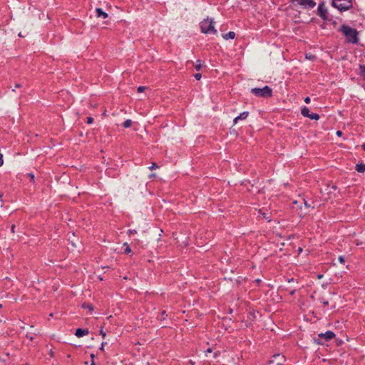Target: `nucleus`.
Segmentation results:
<instances>
[{
    "instance_id": "1",
    "label": "nucleus",
    "mask_w": 365,
    "mask_h": 365,
    "mask_svg": "<svg viewBox=\"0 0 365 365\" xmlns=\"http://www.w3.org/2000/svg\"><path fill=\"white\" fill-rule=\"evenodd\" d=\"M339 30L344 35L349 43H355L357 42L358 32L356 29L346 25H342Z\"/></svg>"
},
{
    "instance_id": "2",
    "label": "nucleus",
    "mask_w": 365,
    "mask_h": 365,
    "mask_svg": "<svg viewBox=\"0 0 365 365\" xmlns=\"http://www.w3.org/2000/svg\"><path fill=\"white\" fill-rule=\"evenodd\" d=\"M214 24L215 22L212 19H204L200 24L201 31L207 34H215L217 33V30L215 29Z\"/></svg>"
},
{
    "instance_id": "3",
    "label": "nucleus",
    "mask_w": 365,
    "mask_h": 365,
    "mask_svg": "<svg viewBox=\"0 0 365 365\" xmlns=\"http://www.w3.org/2000/svg\"><path fill=\"white\" fill-rule=\"evenodd\" d=\"M251 93L257 97L269 98L272 96V90L268 86L263 88H254L251 89Z\"/></svg>"
},
{
    "instance_id": "4",
    "label": "nucleus",
    "mask_w": 365,
    "mask_h": 365,
    "mask_svg": "<svg viewBox=\"0 0 365 365\" xmlns=\"http://www.w3.org/2000/svg\"><path fill=\"white\" fill-rule=\"evenodd\" d=\"M291 2L303 9H312L316 6V2L314 0H291Z\"/></svg>"
},
{
    "instance_id": "5",
    "label": "nucleus",
    "mask_w": 365,
    "mask_h": 365,
    "mask_svg": "<svg viewBox=\"0 0 365 365\" xmlns=\"http://www.w3.org/2000/svg\"><path fill=\"white\" fill-rule=\"evenodd\" d=\"M332 6L340 11L347 10L351 6V3L348 0H333Z\"/></svg>"
},
{
    "instance_id": "6",
    "label": "nucleus",
    "mask_w": 365,
    "mask_h": 365,
    "mask_svg": "<svg viewBox=\"0 0 365 365\" xmlns=\"http://www.w3.org/2000/svg\"><path fill=\"white\" fill-rule=\"evenodd\" d=\"M335 336V334L331 331H327L325 333H321L319 334V337L324 339L326 341H329Z\"/></svg>"
},
{
    "instance_id": "7",
    "label": "nucleus",
    "mask_w": 365,
    "mask_h": 365,
    "mask_svg": "<svg viewBox=\"0 0 365 365\" xmlns=\"http://www.w3.org/2000/svg\"><path fill=\"white\" fill-rule=\"evenodd\" d=\"M317 11H318V14L319 16L326 20L327 19V9L324 7L323 4H319V6H318V9H317Z\"/></svg>"
},
{
    "instance_id": "8",
    "label": "nucleus",
    "mask_w": 365,
    "mask_h": 365,
    "mask_svg": "<svg viewBox=\"0 0 365 365\" xmlns=\"http://www.w3.org/2000/svg\"><path fill=\"white\" fill-rule=\"evenodd\" d=\"M89 331L88 329H81L78 328L76 330L75 335L78 337H83L87 334H88Z\"/></svg>"
},
{
    "instance_id": "9",
    "label": "nucleus",
    "mask_w": 365,
    "mask_h": 365,
    "mask_svg": "<svg viewBox=\"0 0 365 365\" xmlns=\"http://www.w3.org/2000/svg\"><path fill=\"white\" fill-rule=\"evenodd\" d=\"M96 12L98 18L106 19L108 17V14L104 12L101 8H97Z\"/></svg>"
},
{
    "instance_id": "10",
    "label": "nucleus",
    "mask_w": 365,
    "mask_h": 365,
    "mask_svg": "<svg viewBox=\"0 0 365 365\" xmlns=\"http://www.w3.org/2000/svg\"><path fill=\"white\" fill-rule=\"evenodd\" d=\"M248 115H249V113L247 111H245V112L240 113V115H238L237 117H236L234 119V123H237L239 120L246 119L247 118Z\"/></svg>"
},
{
    "instance_id": "11",
    "label": "nucleus",
    "mask_w": 365,
    "mask_h": 365,
    "mask_svg": "<svg viewBox=\"0 0 365 365\" xmlns=\"http://www.w3.org/2000/svg\"><path fill=\"white\" fill-rule=\"evenodd\" d=\"M235 37V33L233 31H229L228 33L223 35L225 39H233Z\"/></svg>"
},
{
    "instance_id": "12",
    "label": "nucleus",
    "mask_w": 365,
    "mask_h": 365,
    "mask_svg": "<svg viewBox=\"0 0 365 365\" xmlns=\"http://www.w3.org/2000/svg\"><path fill=\"white\" fill-rule=\"evenodd\" d=\"M301 113L303 116L309 118L310 113L309 110L307 107L304 106L301 110Z\"/></svg>"
},
{
    "instance_id": "13",
    "label": "nucleus",
    "mask_w": 365,
    "mask_h": 365,
    "mask_svg": "<svg viewBox=\"0 0 365 365\" xmlns=\"http://www.w3.org/2000/svg\"><path fill=\"white\" fill-rule=\"evenodd\" d=\"M356 170L359 172V173H364L365 171V164H357L356 165Z\"/></svg>"
},
{
    "instance_id": "14",
    "label": "nucleus",
    "mask_w": 365,
    "mask_h": 365,
    "mask_svg": "<svg viewBox=\"0 0 365 365\" xmlns=\"http://www.w3.org/2000/svg\"><path fill=\"white\" fill-rule=\"evenodd\" d=\"M132 123H133L132 120L130 119H128L124 121V123H123V125L124 128H128L132 125Z\"/></svg>"
},
{
    "instance_id": "15",
    "label": "nucleus",
    "mask_w": 365,
    "mask_h": 365,
    "mask_svg": "<svg viewBox=\"0 0 365 365\" xmlns=\"http://www.w3.org/2000/svg\"><path fill=\"white\" fill-rule=\"evenodd\" d=\"M309 118L312 119V120H319V115L317 113H310Z\"/></svg>"
},
{
    "instance_id": "16",
    "label": "nucleus",
    "mask_w": 365,
    "mask_h": 365,
    "mask_svg": "<svg viewBox=\"0 0 365 365\" xmlns=\"http://www.w3.org/2000/svg\"><path fill=\"white\" fill-rule=\"evenodd\" d=\"M202 63H201V61L200 60L197 61H196V63L195 65V68L197 70V71H200L202 68Z\"/></svg>"
},
{
    "instance_id": "17",
    "label": "nucleus",
    "mask_w": 365,
    "mask_h": 365,
    "mask_svg": "<svg viewBox=\"0 0 365 365\" xmlns=\"http://www.w3.org/2000/svg\"><path fill=\"white\" fill-rule=\"evenodd\" d=\"M124 246H126V248L125 250V254H129L131 252V249L129 247L128 243H124Z\"/></svg>"
},
{
    "instance_id": "18",
    "label": "nucleus",
    "mask_w": 365,
    "mask_h": 365,
    "mask_svg": "<svg viewBox=\"0 0 365 365\" xmlns=\"http://www.w3.org/2000/svg\"><path fill=\"white\" fill-rule=\"evenodd\" d=\"M157 168H158V165L155 163H153L152 165L149 167L150 170H155Z\"/></svg>"
},
{
    "instance_id": "19",
    "label": "nucleus",
    "mask_w": 365,
    "mask_h": 365,
    "mask_svg": "<svg viewBox=\"0 0 365 365\" xmlns=\"http://www.w3.org/2000/svg\"><path fill=\"white\" fill-rule=\"evenodd\" d=\"M360 70H361V75L364 76L365 75V66L360 65Z\"/></svg>"
},
{
    "instance_id": "20",
    "label": "nucleus",
    "mask_w": 365,
    "mask_h": 365,
    "mask_svg": "<svg viewBox=\"0 0 365 365\" xmlns=\"http://www.w3.org/2000/svg\"><path fill=\"white\" fill-rule=\"evenodd\" d=\"M83 307L88 309L90 311H92L93 309V306L91 304H83Z\"/></svg>"
},
{
    "instance_id": "21",
    "label": "nucleus",
    "mask_w": 365,
    "mask_h": 365,
    "mask_svg": "<svg viewBox=\"0 0 365 365\" xmlns=\"http://www.w3.org/2000/svg\"><path fill=\"white\" fill-rule=\"evenodd\" d=\"M147 88V87H145V86H139L138 88V92L140 93V92H143V91H145V89Z\"/></svg>"
},
{
    "instance_id": "22",
    "label": "nucleus",
    "mask_w": 365,
    "mask_h": 365,
    "mask_svg": "<svg viewBox=\"0 0 365 365\" xmlns=\"http://www.w3.org/2000/svg\"><path fill=\"white\" fill-rule=\"evenodd\" d=\"M338 260L340 263L344 264L345 262L344 257L343 256H339Z\"/></svg>"
},
{
    "instance_id": "23",
    "label": "nucleus",
    "mask_w": 365,
    "mask_h": 365,
    "mask_svg": "<svg viewBox=\"0 0 365 365\" xmlns=\"http://www.w3.org/2000/svg\"><path fill=\"white\" fill-rule=\"evenodd\" d=\"M194 76H195V79L200 80L202 77V75H201V73H195Z\"/></svg>"
},
{
    "instance_id": "24",
    "label": "nucleus",
    "mask_w": 365,
    "mask_h": 365,
    "mask_svg": "<svg viewBox=\"0 0 365 365\" xmlns=\"http://www.w3.org/2000/svg\"><path fill=\"white\" fill-rule=\"evenodd\" d=\"M128 233L129 235H134V234L136 233V230H129L128 231Z\"/></svg>"
},
{
    "instance_id": "25",
    "label": "nucleus",
    "mask_w": 365,
    "mask_h": 365,
    "mask_svg": "<svg viewBox=\"0 0 365 365\" xmlns=\"http://www.w3.org/2000/svg\"><path fill=\"white\" fill-rule=\"evenodd\" d=\"M4 164L3 155L0 153V167Z\"/></svg>"
},
{
    "instance_id": "26",
    "label": "nucleus",
    "mask_w": 365,
    "mask_h": 365,
    "mask_svg": "<svg viewBox=\"0 0 365 365\" xmlns=\"http://www.w3.org/2000/svg\"><path fill=\"white\" fill-rule=\"evenodd\" d=\"M93 118H91V117H88V118H87V123L91 124V123H93Z\"/></svg>"
},
{
    "instance_id": "27",
    "label": "nucleus",
    "mask_w": 365,
    "mask_h": 365,
    "mask_svg": "<svg viewBox=\"0 0 365 365\" xmlns=\"http://www.w3.org/2000/svg\"><path fill=\"white\" fill-rule=\"evenodd\" d=\"M310 101H311V99H310V98H309V97H306V98H304V102H305L306 103H310Z\"/></svg>"
},
{
    "instance_id": "28",
    "label": "nucleus",
    "mask_w": 365,
    "mask_h": 365,
    "mask_svg": "<svg viewBox=\"0 0 365 365\" xmlns=\"http://www.w3.org/2000/svg\"><path fill=\"white\" fill-rule=\"evenodd\" d=\"M29 176L30 177L31 181H34V175L33 173H29Z\"/></svg>"
},
{
    "instance_id": "29",
    "label": "nucleus",
    "mask_w": 365,
    "mask_h": 365,
    "mask_svg": "<svg viewBox=\"0 0 365 365\" xmlns=\"http://www.w3.org/2000/svg\"><path fill=\"white\" fill-rule=\"evenodd\" d=\"M100 334H101V335L102 336L103 338H105L106 332L103 330L101 329V331H100Z\"/></svg>"
},
{
    "instance_id": "30",
    "label": "nucleus",
    "mask_w": 365,
    "mask_h": 365,
    "mask_svg": "<svg viewBox=\"0 0 365 365\" xmlns=\"http://www.w3.org/2000/svg\"><path fill=\"white\" fill-rule=\"evenodd\" d=\"M304 204L306 207H310V205L307 203L306 200H304Z\"/></svg>"
},
{
    "instance_id": "31",
    "label": "nucleus",
    "mask_w": 365,
    "mask_h": 365,
    "mask_svg": "<svg viewBox=\"0 0 365 365\" xmlns=\"http://www.w3.org/2000/svg\"><path fill=\"white\" fill-rule=\"evenodd\" d=\"M11 230L13 233L15 232V225H12L11 227Z\"/></svg>"
},
{
    "instance_id": "32",
    "label": "nucleus",
    "mask_w": 365,
    "mask_h": 365,
    "mask_svg": "<svg viewBox=\"0 0 365 365\" xmlns=\"http://www.w3.org/2000/svg\"><path fill=\"white\" fill-rule=\"evenodd\" d=\"M336 135L338 136H341L342 135V132L341 130H338V131H336Z\"/></svg>"
},
{
    "instance_id": "33",
    "label": "nucleus",
    "mask_w": 365,
    "mask_h": 365,
    "mask_svg": "<svg viewBox=\"0 0 365 365\" xmlns=\"http://www.w3.org/2000/svg\"><path fill=\"white\" fill-rule=\"evenodd\" d=\"M104 345H105V343H103H103L101 344V348H100V349H101V350H102V351L103 350Z\"/></svg>"
},
{
    "instance_id": "34",
    "label": "nucleus",
    "mask_w": 365,
    "mask_h": 365,
    "mask_svg": "<svg viewBox=\"0 0 365 365\" xmlns=\"http://www.w3.org/2000/svg\"><path fill=\"white\" fill-rule=\"evenodd\" d=\"M212 352V349L210 348H208L207 350H206V353H211Z\"/></svg>"
},
{
    "instance_id": "35",
    "label": "nucleus",
    "mask_w": 365,
    "mask_h": 365,
    "mask_svg": "<svg viewBox=\"0 0 365 365\" xmlns=\"http://www.w3.org/2000/svg\"><path fill=\"white\" fill-rule=\"evenodd\" d=\"M294 293H295V289H293L292 291L290 292L291 295H293Z\"/></svg>"
},
{
    "instance_id": "36",
    "label": "nucleus",
    "mask_w": 365,
    "mask_h": 365,
    "mask_svg": "<svg viewBox=\"0 0 365 365\" xmlns=\"http://www.w3.org/2000/svg\"><path fill=\"white\" fill-rule=\"evenodd\" d=\"M16 88H20L21 87V84L19 83H16V86H15Z\"/></svg>"
},
{
    "instance_id": "37",
    "label": "nucleus",
    "mask_w": 365,
    "mask_h": 365,
    "mask_svg": "<svg viewBox=\"0 0 365 365\" xmlns=\"http://www.w3.org/2000/svg\"><path fill=\"white\" fill-rule=\"evenodd\" d=\"M323 304H324V305H328L329 302H328V301H324V302H323Z\"/></svg>"
},
{
    "instance_id": "38",
    "label": "nucleus",
    "mask_w": 365,
    "mask_h": 365,
    "mask_svg": "<svg viewBox=\"0 0 365 365\" xmlns=\"http://www.w3.org/2000/svg\"><path fill=\"white\" fill-rule=\"evenodd\" d=\"M317 277L318 279H322L323 277V274H319Z\"/></svg>"
},
{
    "instance_id": "39",
    "label": "nucleus",
    "mask_w": 365,
    "mask_h": 365,
    "mask_svg": "<svg viewBox=\"0 0 365 365\" xmlns=\"http://www.w3.org/2000/svg\"><path fill=\"white\" fill-rule=\"evenodd\" d=\"M361 148L365 150V144L361 145Z\"/></svg>"
},
{
    "instance_id": "40",
    "label": "nucleus",
    "mask_w": 365,
    "mask_h": 365,
    "mask_svg": "<svg viewBox=\"0 0 365 365\" xmlns=\"http://www.w3.org/2000/svg\"><path fill=\"white\" fill-rule=\"evenodd\" d=\"M155 176V174H154V173H153V174H151V175H150V178H154Z\"/></svg>"
},
{
    "instance_id": "41",
    "label": "nucleus",
    "mask_w": 365,
    "mask_h": 365,
    "mask_svg": "<svg viewBox=\"0 0 365 365\" xmlns=\"http://www.w3.org/2000/svg\"><path fill=\"white\" fill-rule=\"evenodd\" d=\"M91 357L92 358V359L93 360V358H94V354H91Z\"/></svg>"
},
{
    "instance_id": "42",
    "label": "nucleus",
    "mask_w": 365,
    "mask_h": 365,
    "mask_svg": "<svg viewBox=\"0 0 365 365\" xmlns=\"http://www.w3.org/2000/svg\"><path fill=\"white\" fill-rule=\"evenodd\" d=\"M91 365H95V363H94V361L92 360V362H91Z\"/></svg>"
},
{
    "instance_id": "43",
    "label": "nucleus",
    "mask_w": 365,
    "mask_h": 365,
    "mask_svg": "<svg viewBox=\"0 0 365 365\" xmlns=\"http://www.w3.org/2000/svg\"><path fill=\"white\" fill-rule=\"evenodd\" d=\"M272 363H273V361H269V364H272Z\"/></svg>"
},
{
    "instance_id": "44",
    "label": "nucleus",
    "mask_w": 365,
    "mask_h": 365,
    "mask_svg": "<svg viewBox=\"0 0 365 365\" xmlns=\"http://www.w3.org/2000/svg\"><path fill=\"white\" fill-rule=\"evenodd\" d=\"M279 355L277 354V355H274V357H277V356H279Z\"/></svg>"
},
{
    "instance_id": "45",
    "label": "nucleus",
    "mask_w": 365,
    "mask_h": 365,
    "mask_svg": "<svg viewBox=\"0 0 365 365\" xmlns=\"http://www.w3.org/2000/svg\"><path fill=\"white\" fill-rule=\"evenodd\" d=\"M277 365H283V364H280V363H278Z\"/></svg>"
},
{
    "instance_id": "46",
    "label": "nucleus",
    "mask_w": 365,
    "mask_h": 365,
    "mask_svg": "<svg viewBox=\"0 0 365 365\" xmlns=\"http://www.w3.org/2000/svg\"><path fill=\"white\" fill-rule=\"evenodd\" d=\"M1 307H2V304H0V308H1Z\"/></svg>"
}]
</instances>
